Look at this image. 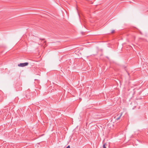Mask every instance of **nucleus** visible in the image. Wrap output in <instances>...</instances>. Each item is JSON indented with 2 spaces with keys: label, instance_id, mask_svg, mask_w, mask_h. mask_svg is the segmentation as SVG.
Segmentation results:
<instances>
[{
  "label": "nucleus",
  "instance_id": "f03ea898",
  "mask_svg": "<svg viewBox=\"0 0 148 148\" xmlns=\"http://www.w3.org/2000/svg\"><path fill=\"white\" fill-rule=\"evenodd\" d=\"M122 114L123 113L121 112V113L120 114H118L116 116H115V118L116 119V120H118L121 117L122 115Z\"/></svg>",
  "mask_w": 148,
  "mask_h": 148
},
{
  "label": "nucleus",
  "instance_id": "423d86ee",
  "mask_svg": "<svg viewBox=\"0 0 148 148\" xmlns=\"http://www.w3.org/2000/svg\"><path fill=\"white\" fill-rule=\"evenodd\" d=\"M40 40H44V39H41V38H40Z\"/></svg>",
  "mask_w": 148,
  "mask_h": 148
},
{
  "label": "nucleus",
  "instance_id": "39448f33",
  "mask_svg": "<svg viewBox=\"0 0 148 148\" xmlns=\"http://www.w3.org/2000/svg\"><path fill=\"white\" fill-rule=\"evenodd\" d=\"M66 148H70V146L69 145H68Z\"/></svg>",
  "mask_w": 148,
  "mask_h": 148
},
{
  "label": "nucleus",
  "instance_id": "f257e3e1",
  "mask_svg": "<svg viewBox=\"0 0 148 148\" xmlns=\"http://www.w3.org/2000/svg\"><path fill=\"white\" fill-rule=\"evenodd\" d=\"M28 64V63L27 62L24 63H21L18 64V66H19L23 67L25 66H27Z\"/></svg>",
  "mask_w": 148,
  "mask_h": 148
},
{
  "label": "nucleus",
  "instance_id": "0eeeda50",
  "mask_svg": "<svg viewBox=\"0 0 148 148\" xmlns=\"http://www.w3.org/2000/svg\"><path fill=\"white\" fill-rule=\"evenodd\" d=\"M44 43H46V41H45L44 42Z\"/></svg>",
  "mask_w": 148,
  "mask_h": 148
},
{
  "label": "nucleus",
  "instance_id": "7ed1b4c3",
  "mask_svg": "<svg viewBox=\"0 0 148 148\" xmlns=\"http://www.w3.org/2000/svg\"><path fill=\"white\" fill-rule=\"evenodd\" d=\"M106 144H104L103 145V148H106Z\"/></svg>",
  "mask_w": 148,
  "mask_h": 148
},
{
  "label": "nucleus",
  "instance_id": "20e7f679",
  "mask_svg": "<svg viewBox=\"0 0 148 148\" xmlns=\"http://www.w3.org/2000/svg\"><path fill=\"white\" fill-rule=\"evenodd\" d=\"M115 32V30H112L111 31V33H113Z\"/></svg>",
  "mask_w": 148,
  "mask_h": 148
}]
</instances>
